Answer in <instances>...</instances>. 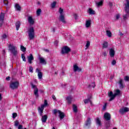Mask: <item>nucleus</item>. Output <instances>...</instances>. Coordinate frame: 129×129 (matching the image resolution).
Returning a JSON list of instances; mask_svg holds the SVG:
<instances>
[{"label":"nucleus","mask_w":129,"mask_h":129,"mask_svg":"<svg viewBox=\"0 0 129 129\" xmlns=\"http://www.w3.org/2000/svg\"><path fill=\"white\" fill-rule=\"evenodd\" d=\"M124 10L126 14L123 15V20L126 21L129 17V0H126L124 4Z\"/></svg>","instance_id":"obj_1"},{"label":"nucleus","mask_w":129,"mask_h":129,"mask_svg":"<svg viewBox=\"0 0 129 129\" xmlns=\"http://www.w3.org/2000/svg\"><path fill=\"white\" fill-rule=\"evenodd\" d=\"M8 48L11 54H13V56L15 57L18 56V47L14 45V44H10L8 45Z\"/></svg>","instance_id":"obj_2"},{"label":"nucleus","mask_w":129,"mask_h":129,"mask_svg":"<svg viewBox=\"0 0 129 129\" xmlns=\"http://www.w3.org/2000/svg\"><path fill=\"white\" fill-rule=\"evenodd\" d=\"M28 39L31 41V40H33L34 38H35V30H34V28L30 27L28 30Z\"/></svg>","instance_id":"obj_3"},{"label":"nucleus","mask_w":129,"mask_h":129,"mask_svg":"<svg viewBox=\"0 0 129 129\" xmlns=\"http://www.w3.org/2000/svg\"><path fill=\"white\" fill-rule=\"evenodd\" d=\"M48 105V103H47V100H44V104L41 105V106L38 107V110L40 113L41 116L43 114V111H44V108H45V106H47Z\"/></svg>","instance_id":"obj_4"},{"label":"nucleus","mask_w":129,"mask_h":129,"mask_svg":"<svg viewBox=\"0 0 129 129\" xmlns=\"http://www.w3.org/2000/svg\"><path fill=\"white\" fill-rule=\"evenodd\" d=\"M31 88L32 89H34V94L36 96V98H38L39 97V89H38V87H37V86L34 85L33 83H31Z\"/></svg>","instance_id":"obj_5"},{"label":"nucleus","mask_w":129,"mask_h":129,"mask_svg":"<svg viewBox=\"0 0 129 129\" xmlns=\"http://www.w3.org/2000/svg\"><path fill=\"white\" fill-rule=\"evenodd\" d=\"M19 83L18 81L14 82L11 83L10 88L12 89H18L19 88Z\"/></svg>","instance_id":"obj_6"},{"label":"nucleus","mask_w":129,"mask_h":129,"mask_svg":"<svg viewBox=\"0 0 129 129\" xmlns=\"http://www.w3.org/2000/svg\"><path fill=\"white\" fill-rule=\"evenodd\" d=\"M71 51L70 48L68 46H64L61 49V54H68Z\"/></svg>","instance_id":"obj_7"},{"label":"nucleus","mask_w":129,"mask_h":129,"mask_svg":"<svg viewBox=\"0 0 129 129\" xmlns=\"http://www.w3.org/2000/svg\"><path fill=\"white\" fill-rule=\"evenodd\" d=\"M128 111H129V108L128 107H124L120 109V110H119V112L121 114H123V113H125V112H128Z\"/></svg>","instance_id":"obj_8"},{"label":"nucleus","mask_w":129,"mask_h":129,"mask_svg":"<svg viewBox=\"0 0 129 129\" xmlns=\"http://www.w3.org/2000/svg\"><path fill=\"white\" fill-rule=\"evenodd\" d=\"M104 118L105 119V120H107V121H108V120H110V114H109V113L108 112L105 113L104 114Z\"/></svg>","instance_id":"obj_9"},{"label":"nucleus","mask_w":129,"mask_h":129,"mask_svg":"<svg viewBox=\"0 0 129 129\" xmlns=\"http://www.w3.org/2000/svg\"><path fill=\"white\" fill-rule=\"evenodd\" d=\"M28 23L30 25H34V24L35 23V20H34V19L33 18V17H32V16L28 17Z\"/></svg>","instance_id":"obj_10"},{"label":"nucleus","mask_w":129,"mask_h":129,"mask_svg":"<svg viewBox=\"0 0 129 129\" xmlns=\"http://www.w3.org/2000/svg\"><path fill=\"white\" fill-rule=\"evenodd\" d=\"M73 69L74 72H81V69L78 67L77 64H74L73 66Z\"/></svg>","instance_id":"obj_11"},{"label":"nucleus","mask_w":129,"mask_h":129,"mask_svg":"<svg viewBox=\"0 0 129 129\" xmlns=\"http://www.w3.org/2000/svg\"><path fill=\"white\" fill-rule=\"evenodd\" d=\"M5 19V14L2 13L0 15V27L3 26V23H4V20Z\"/></svg>","instance_id":"obj_12"},{"label":"nucleus","mask_w":129,"mask_h":129,"mask_svg":"<svg viewBox=\"0 0 129 129\" xmlns=\"http://www.w3.org/2000/svg\"><path fill=\"white\" fill-rule=\"evenodd\" d=\"M108 96L109 97H110V98L109 100V101H111L114 99V98L115 97L114 96V94L112 93V92H110L109 93H108Z\"/></svg>","instance_id":"obj_13"},{"label":"nucleus","mask_w":129,"mask_h":129,"mask_svg":"<svg viewBox=\"0 0 129 129\" xmlns=\"http://www.w3.org/2000/svg\"><path fill=\"white\" fill-rule=\"evenodd\" d=\"M27 58L29 63L32 64V61L34 60V56H33V54H32V53H30V54L27 56Z\"/></svg>","instance_id":"obj_14"},{"label":"nucleus","mask_w":129,"mask_h":129,"mask_svg":"<svg viewBox=\"0 0 129 129\" xmlns=\"http://www.w3.org/2000/svg\"><path fill=\"white\" fill-rule=\"evenodd\" d=\"M36 73H38V77L39 79H42L43 77V74H42V72H40V70L39 69H36Z\"/></svg>","instance_id":"obj_15"},{"label":"nucleus","mask_w":129,"mask_h":129,"mask_svg":"<svg viewBox=\"0 0 129 129\" xmlns=\"http://www.w3.org/2000/svg\"><path fill=\"white\" fill-rule=\"evenodd\" d=\"M59 21L63 23V24H66V20H65V15H60L59 16Z\"/></svg>","instance_id":"obj_16"},{"label":"nucleus","mask_w":129,"mask_h":129,"mask_svg":"<svg viewBox=\"0 0 129 129\" xmlns=\"http://www.w3.org/2000/svg\"><path fill=\"white\" fill-rule=\"evenodd\" d=\"M39 60L41 64H44V65H46V64H47V62H46V60H45V58H44V57H39Z\"/></svg>","instance_id":"obj_17"},{"label":"nucleus","mask_w":129,"mask_h":129,"mask_svg":"<svg viewBox=\"0 0 129 129\" xmlns=\"http://www.w3.org/2000/svg\"><path fill=\"white\" fill-rule=\"evenodd\" d=\"M48 118V116L47 115H44L42 116L41 121L42 122L45 123L47 121V119Z\"/></svg>","instance_id":"obj_18"},{"label":"nucleus","mask_w":129,"mask_h":129,"mask_svg":"<svg viewBox=\"0 0 129 129\" xmlns=\"http://www.w3.org/2000/svg\"><path fill=\"white\" fill-rule=\"evenodd\" d=\"M114 54H115V52L114 51V49L111 48L109 51V55L110 57H114Z\"/></svg>","instance_id":"obj_19"},{"label":"nucleus","mask_w":129,"mask_h":129,"mask_svg":"<svg viewBox=\"0 0 129 129\" xmlns=\"http://www.w3.org/2000/svg\"><path fill=\"white\" fill-rule=\"evenodd\" d=\"M91 27V20H87L86 22V28H90Z\"/></svg>","instance_id":"obj_20"},{"label":"nucleus","mask_w":129,"mask_h":129,"mask_svg":"<svg viewBox=\"0 0 129 129\" xmlns=\"http://www.w3.org/2000/svg\"><path fill=\"white\" fill-rule=\"evenodd\" d=\"M88 13L89 15H95V11L91 8L89 9Z\"/></svg>","instance_id":"obj_21"},{"label":"nucleus","mask_w":129,"mask_h":129,"mask_svg":"<svg viewBox=\"0 0 129 129\" xmlns=\"http://www.w3.org/2000/svg\"><path fill=\"white\" fill-rule=\"evenodd\" d=\"M85 124L87 126H88V125H90V124H91V119H90V118H88L87 121H86Z\"/></svg>","instance_id":"obj_22"},{"label":"nucleus","mask_w":129,"mask_h":129,"mask_svg":"<svg viewBox=\"0 0 129 129\" xmlns=\"http://www.w3.org/2000/svg\"><path fill=\"white\" fill-rule=\"evenodd\" d=\"M66 99L67 102L69 103V104H70L72 102V96L67 97L66 98Z\"/></svg>","instance_id":"obj_23"},{"label":"nucleus","mask_w":129,"mask_h":129,"mask_svg":"<svg viewBox=\"0 0 129 129\" xmlns=\"http://www.w3.org/2000/svg\"><path fill=\"white\" fill-rule=\"evenodd\" d=\"M58 113L59 114V117L61 119L64 118V113L61 112L60 110H58Z\"/></svg>","instance_id":"obj_24"},{"label":"nucleus","mask_w":129,"mask_h":129,"mask_svg":"<svg viewBox=\"0 0 129 129\" xmlns=\"http://www.w3.org/2000/svg\"><path fill=\"white\" fill-rule=\"evenodd\" d=\"M103 4V1H102L99 2H96V6L98 8H99V7H101V6H102Z\"/></svg>","instance_id":"obj_25"},{"label":"nucleus","mask_w":129,"mask_h":129,"mask_svg":"<svg viewBox=\"0 0 129 129\" xmlns=\"http://www.w3.org/2000/svg\"><path fill=\"white\" fill-rule=\"evenodd\" d=\"M16 26L17 31H19V29H20V27H21V22L19 21L16 22Z\"/></svg>","instance_id":"obj_26"},{"label":"nucleus","mask_w":129,"mask_h":129,"mask_svg":"<svg viewBox=\"0 0 129 129\" xmlns=\"http://www.w3.org/2000/svg\"><path fill=\"white\" fill-rule=\"evenodd\" d=\"M15 9L17 11H18V12H21V6H20L19 4L15 5Z\"/></svg>","instance_id":"obj_27"},{"label":"nucleus","mask_w":129,"mask_h":129,"mask_svg":"<svg viewBox=\"0 0 129 129\" xmlns=\"http://www.w3.org/2000/svg\"><path fill=\"white\" fill-rule=\"evenodd\" d=\"M120 94V90H116L115 91V93L114 94V96H117V95H119V94Z\"/></svg>","instance_id":"obj_28"},{"label":"nucleus","mask_w":129,"mask_h":129,"mask_svg":"<svg viewBox=\"0 0 129 129\" xmlns=\"http://www.w3.org/2000/svg\"><path fill=\"white\" fill-rule=\"evenodd\" d=\"M106 35L109 38H111V36H112V34H111V32L109 30H107L106 32Z\"/></svg>","instance_id":"obj_29"},{"label":"nucleus","mask_w":129,"mask_h":129,"mask_svg":"<svg viewBox=\"0 0 129 129\" xmlns=\"http://www.w3.org/2000/svg\"><path fill=\"white\" fill-rule=\"evenodd\" d=\"M73 109L74 112H75V113L78 111V109L77 108V106H76V105H73Z\"/></svg>","instance_id":"obj_30"},{"label":"nucleus","mask_w":129,"mask_h":129,"mask_svg":"<svg viewBox=\"0 0 129 129\" xmlns=\"http://www.w3.org/2000/svg\"><path fill=\"white\" fill-rule=\"evenodd\" d=\"M90 46V41H87V43L86 44L85 50H87V49L89 48Z\"/></svg>","instance_id":"obj_31"},{"label":"nucleus","mask_w":129,"mask_h":129,"mask_svg":"<svg viewBox=\"0 0 129 129\" xmlns=\"http://www.w3.org/2000/svg\"><path fill=\"white\" fill-rule=\"evenodd\" d=\"M58 13H59L60 16L64 15V13H63V9L60 8L58 10Z\"/></svg>","instance_id":"obj_32"},{"label":"nucleus","mask_w":129,"mask_h":129,"mask_svg":"<svg viewBox=\"0 0 129 129\" xmlns=\"http://www.w3.org/2000/svg\"><path fill=\"white\" fill-rule=\"evenodd\" d=\"M84 103L85 104H87V103H92L91 100H90V99H87L85 100L84 101Z\"/></svg>","instance_id":"obj_33"},{"label":"nucleus","mask_w":129,"mask_h":129,"mask_svg":"<svg viewBox=\"0 0 129 129\" xmlns=\"http://www.w3.org/2000/svg\"><path fill=\"white\" fill-rule=\"evenodd\" d=\"M119 18H120V15L119 14H116L115 16H114V19L115 21H117L119 19Z\"/></svg>","instance_id":"obj_34"},{"label":"nucleus","mask_w":129,"mask_h":129,"mask_svg":"<svg viewBox=\"0 0 129 129\" xmlns=\"http://www.w3.org/2000/svg\"><path fill=\"white\" fill-rule=\"evenodd\" d=\"M41 13H42V10L41 9H38L36 11L37 16H40V15H41Z\"/></svg>","instance_id":"obj_35"},{"label":"nucleus","mask_w":129,"mask_h":129,"mask_svg":"<svg viewBox=\"0 0 129 129\" xmlns=\"http://www.w3.org/2000/svg\"><path fill=\"white\" fill-rule=\"evenodd\" d=\"M123 81L122 80H120L119 82V84L120 85V88H123V85L122 84Z\"/></svg>","instance_id":"obj_36"},{"label":"nucleus","mask_w":129,"mask_h":129,"mask_svg":"<svg viewBox=\"0 0 129 129\" xmlns=\"http://www.w3.org/2000/svg\"><path fill=\"white\" fill-rule=\"evenodd\" d=\"M20 49L22 52H26V50H27V48L26 47H24V46L21 45Z\"/></svg>","instance_id":"obj_37"},{"label":"nucleus","mask_w":129,"mask_h":129,"mask_svg":"<svg viewBox=\"0 0 129 129\" xmlns=\"http://www.w3.org/2000/svg\"><path fill=\"white\" fill-rule=\"evenodd\" d=\"M57 4V2H53L52 4H51V8L52 9H54L55 7H56V5Z\"/></svg>","instance_id":"obj_38"},{"label":"nucleus","mask_w":129,"mask_h":129,"mask_svg":"<svg viewBox=\"0 0 129 129\" xmlns=\"http://www.w3.org/2000/svg\"><path fill=\"white\" fill-rule=\"evenodd\" d=\"M21 58H22L23 61H24V62H26V56H25L24 54H21Z\"/></svg>","instance_id":"obj_39"},{"label":"nucleus","mask_w":129,"mask_h":129,"mask_svg":"<svg viewBox=\"0 0 129 129\" xmlns=\"http://www.w3.org/2000/svg\"><path fill=\"white\" fill-rule=\"evenodd\" d=\"M108 45L107 44V42H104V43L103 44V48H106L108 47Z\"/></svg>","instance_id":"obj_40"},{"label":"nucleus","mask_w":129,"mask_h":129,"mask_svg":"<svg viewBox=\"0 0 129 129\" xmlns=\"http://www.w3.org/2000/svg\"><path fill=\"white\" fill-rule=\"evenodd\" d=\"M96 123H97V124H98L99 125H100L101 123H100V120L99 119V118H97Z\"/></svg>","instance_id":"obj_41"},{"label":"nucleus","mask_w":129,"mask_h":129,"mask_svg":"<svg viewBox=\"0 0 129 129\" xmlns=\"http://www.w3.org/2000/svg\"><path fill=\"white\" fill-rule=\"evenodd\" d=\"M33 70H34V69L32 66L29 67V72H31V73H33Z\"/></svg>","instance_id":"obj_42"},{"label":"nucleus","mask_w":129,"mask_h":129,"mask_svg":"<svg viewBox=\"0 0 129 129\" xmlns=\"http://www.w3.org/2000/svg\"><path fill=\"white\" fill-rule=\"evenodd\" d=\"M17 116H18V114H17V113H13V118H16V117H17Z\"/></svg>","instance_id":"obj_43"},{"label":"nucleus","mask_w":129,"mask_h":129,"mask_svg":"<svg viewBox=\"0 0 129 129\" xmlns=\"http://www.w3.org/2000/svg\"><path fill=\"white\" fill-rule=\"evenodd\" d=\"M124 80L125 81H129V77L128 76H126L124 78Z\"/></svg>","instance_id":"obj_44"},{"label":"nucleus","mask_w":129,"mask_h":129,"mask_svg":"<svg viewBox=\"0 0 129 129\" xmlns=\"http://www.w3.org/2000/svg\"><path fill=\"white\" fill-rule=\"evenodd\" d=\"M112 65H115L116 64V61L115 59H113L111 62Z\"/></svg>","instance_id":"obj_45"},{"label":"nucleus","mask_w":129,"mask_h":129,"mask_svg":"<svg viewBox=\"0 0 129 129\" xmlns=\"http://www.w3.org/2000/svg\"><path fill=\"white\" fill-rule=\"evenodd\" d=\"M107 104L106 103L103 106V110H105Z\"/></svg>","instance_id":"obj_46"},{"label":"nucleus","mask_w":129,"mask_h":129,"mask_svg":"<svg viewBox=\"0 0 129 129\" xmlns=\"http://www.w3.org/2000/svg\"><path fill=\"white\" fill-rule=\"evenodd\" d=\"M19 121L18 120H16L15 122V126H18L19 125Z\"/></svg>","instance_id":"obj_47"},{"label":"nucleus","mask_w":129,"mask_h":129,"mask_svg":"<svg viewBox=\"0 0 129 129\" xmlns=\"http://www.w3.org/2000/svg\"><path fill=\"white\" fill-rule=\"evenodd\" d=\"M53 114H56V113H58V110L57 111V109L53 110Z\"/></svg>","instance_id":"obj_48"},{"label":"nucleus","mask_w":129,"mask_h":129,"mask_svg":"<svg viewBox=\"0 0 129 129\" xmlns=\"http://www.w3.org/2000/svg\"><path fill=\"white\" fill-rule=\"evenodd\" d=\"M2 38L3 39H7L8 38V36L7 35V34H3V35L2 36Z\"/></svg>","instance_id":"obj_49"},{"label":"nucleus","mask_w":129,"mask_h":129,"mask_svg":"<svg viewBox=\"0 0 129 129\" xmlns=\"http://www.w3.org/2000/svg\"><path fill=\"white\" fill-rule=\"evenodd\" d=\"M73 16H74V17L75 20H77V17H78L77 14H74L73 15Z\"/></svg>","instance_id":"obj_50"},{"label":"nucleus","mask_w":129,"mask_h":129,"mask_svg":"<svg viewBox=\"0 0 129 129\" xmlns=\"http://www.w3.org/2000/svg\"><path fill=\"white\" fill-rule=\"evenodd\" d=\"M90 86H91V87H93V88H94L95 87V84H94V83H92V85Z\"/></svg>","instance_id":"obj_51"},{"label":"nucleus","mask_w":129,"mask_h":129,"mask_svg":"<svg viewBox=\"0 0 129 129\" xmlns=\"http://www.w3.org/2000/svg\"><path fill=\"white\" fill-rule=\"evenodd\" d=\"M103 56H104V57H105L107 55V52H106V51L103 52Z\"/></svg>","instance_id":"obj_52"},{"label":"nucleus","mask_w":129,"mask_h":129,"mask_svg":"<svg viewBox=\"0 0 129 129\" xmlns=\"http://www.w3.org/2000/svg\"><path fill=\"white\" fill-rule=\"evenodd\" d=\"M4 3L5 4V5H8V0H4Z\"/></svg>","instance_id":"obj_53"},{"label":"nucleus","mask_w":129,"mask_h":129,"mask_svg":"<svg viewBox=\"0 0 129 129\" xmlns=\"http://www.w3.org/2000/svg\"><path fill=\"white\" fill-rule=\"evenodd\" d=\"M106 127H109V122H108L106 123Z\"/></svg>","instance_id":"obj_54"},{"label":"nucleus","mask_w":129,"mask_h":129,"mask_svg":"<svg viewBox=\"0 0 129 129\" xmlns=\"http://www.w3.org/2000/svg\"><path fill=\"white\" fill-rule=\"evenodd\" d=\"M109 7H112L113 6V4H112V3L111 2H109V4H108Z\"/></svg>","instance_id":"obj_55"},{"label":"nucleus","mask_w":129,"mask_h":129,"mask_svg":"<svg viewBox=\"0 0 129 129\" xmlns=\"http://www.w3.org/2000/svg\"><path fill=\"white\" fill-rule=\"evenodd\" d=\"M18 129H23V126L22 125H19Z\"/></svg>","instance_id":"obj_56"},{"label":"nucleus","mask_w":129,"mask_h":129,"mask_svg":"<svg viewBox=\"0 0 129 129\" xmlns=\"http://www.w3.org/2000/svg\"><path fill=\"white\" fill-rule=\"evenodd\" d=\"M10 79H11V77H8L6 78V80L7 81H10Z\"/></svg>","instance_id":"obj_57"},{"label":"nucleus","mask_w":129,"mask_h":129,"mask_svg":"<svg viewBox=\"0 0 129 129\" xmlns=\"http://www.w3.org/2000/svg\"><path fill=\"white\" fill-rule=\"evenodd\" d=\"M52 98L53 99H54V100L56 99V97H55V96H54V95H52Z\"/></svg>","instance_id":"obj_58"},{"label":"nucleus","mask_w":129,"mask_h":129,"mask_svg":"<svg viewBox=\"0 0 129 129\" xmlns=\"http://www.w3.org/2000/svg\"><path fill=\"white\" fill-rule=\"evenodd\" d=\"M64 71L61 72V75H64Z\"/></svg>","instance_id":"obj_59"},{"label":"nucleus","mask_w":129,"mask_h":129,"mask_svg":"<svg viewBox=\"0 0 129 129\" xmlns=\"http://www.w3.org/2000/svg\"><path fill=\"white\" fill-rule=\"evenodd\" d=\"M2 100V95L0 94V100Z\"/></svg>","instance_id":"obj_60"},{"label":"nucleus","mask_w":129,"mask_h":129,"mask_svg":"<svg viewBox=\"0 0 129 129\" xmlns=\"http://www.w3.org/2000/svg\"><path fill=\"white\" fill-rule=\"evenodd\" d=\"M58 43V41H55L54 44H57Z\"/></svg>","instance_id":"obj_61"},{"label":"nucleus","mask_w":129,"mask_h":129,"mask_svg":"<svg viewBox=\"0 0 129 129\" xmlns=\"http://www.w3.org/2000/svg\"><path fill=\"white\" fill-rule=\"evenodd\" d=\"M120 36H123V34H122V33H120Z\"/></svg>","instance_id":"obj_62"},{"label":"nucleus","mask_w":129,"mask_h":129,"mask_svg":"<svg viewBox=\"0 0 129 129\" xmlns=\"http://www.w3.org/2000/svg\"><path fill=\"white\" fill-rule=\"evenodd\" d=\"M53 32H55V28L53 29Z\"/></svg>","instance_id":"obj_63"},{"label":"nucleus","mask_w":129,"mask_h":129,"mask_svg":"<svg viewBox=\"0 0 129 129\" xmlns=\"http://www.w3.org/2000/svg\"><path fill=\"white\" fill-rule=\"evenodd\" d=\"M52 129H56L54 127H53Z\"/></svg>","instance_id":"obj_64"}]
</instances>
